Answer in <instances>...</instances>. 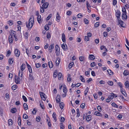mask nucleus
I'll list each match as a JSON object with an SVG mask.
<instances>
[{"mask_svg": "<svg viewBox=\"0 0 129 129\" xmlns=\"http://www.w3.org/2000/svg\"><path fill=\"white\" fill-rule=\"evenodd\" d=\"M34 20V18L33 17L30 18L28 24H27V23H26V26L27 28H30L32 27L33 25Z\"/></svg>", "mask_w": 129, "mask_h": 129, "instance_id": "f257e3e1", "label": "nucleus"}, {"mask_svg": "<svg viewBox=\"0 0 129 129\" xmlns=\"http://www.w3.org/2000/svg\"><path fill=\"white\" fill-rule=\"evenodd\" d=\"M15 54L16 56L19 57L20 54V51L17 49H16L14 51Z\"/></svg>", "mask_w": 129, "mask_h": 129, "instance_id": "f03ea898", "label": "nucleus"}, {"mask_svg": "<svg viewBox=\"0 0 129 129\" xmlns=\"http://www.w3.org/2000/svg\"><path fill=\"white\" fill-rule=\"evenodd\" d=\"M61 46L64 51H66L68 49V47L66 44L63 43L61 44Z\"/></svg>", "mask_w": 129, "mask_h": 129, "instance_id": "7ed1b4c3", "label": "nucleus"}, {"mask_svg": "<svg viewBox=\"0 0 129 129\" xmlns=\"http://www.w3.org/2000/svg\"><path fill=\"white\" fill-rule=\"evenodd\" d=\"M111 95H109L108 96V98L111 99H113L114 98L117 97V96L116 94H115L113 93H111Z\"/></svg>", "mask_w": 129, "mask_h": 129, "instance_id": "20e7f679", "label": "nucleus"}, {"mask_svg": "<svg viewBox=\"0 0 129 129\" xmlns=\"http://www.w3.org/2000/svg\"><path fill=\"white\" fill-rule=\"evenodd\" d=\"M116 17L118 20H120L119 17L120 16V12L119 11L117 10L116 11Z\"/></svg>", "mask_w": 129, "mask_h": 129, "instance_id": "39448f33", "label": "nucleus"}, {"mask_svg": "<svg viewBox=\"0 0 129 129\" xmlns=\"http://www.w3.org/2000/svg\"><path fill=\"white\" fill-rule=\"evenodd\" d=\"M16 77H17V76H16V75H15L16 83L17 84H19L20 83V81L22 79L21 78H20V77H18L16 79Z\"/></svg>", "mask_w": 129, "mask_h": 129, "instance_id": "423d86ee", "label": "nucleus"}, {"mask_svg": "<svg viewBox=\"0 0 129 129\" xmlns=\"http://www.w3.org/2000/svg\"><path fill=\"white\" fill-rule=\"evenodd\" d=\"M40 94L41 95V97L42 99V100L44 101L45 100H46L45 97L46 95L45 93L43 92H41L40 93Z\"/></svg>", "mask_w": 129, "mask_h": 129, "instance_id": "0eeeda50", "label": "nucleus"}, {"mask_svg": "<svg viewBox=\"0 0 129 129\" xmlns=\"http://www.w3.org/2000/svg\"><path fill=\"white\" fill-rule=\"evenodd\" d=\"M120 20H119L118 22L119 24H120V26L123 27H125L124 23L122 21H120Z\"/></svg>", "mask_w": 129, "mask_h": 129, "instance_id": "6e6552de", "label": "nucleus"}, {"mask_svg": "<svg viewBox=\"0 0 129 129\" xmlns=\"http://www.w3.org/2000/svg\"><path fill=\"white\" fill-rule=\"evenodd\" d=\"M54 47V46L53 44H51L50 45L49 47V50L50 52H52Z\"/></svg>", "mask_w": 129, "mask_h": 129, "instance_id": "1a4fd4ad", "label": "nucleus"}, {"mask_svg": "<svg viewBox=\"0 0 129 129\" xmlns=\"http://www.w3.org/2000/svg\"><path fill=\"white\" fill-rule=\"evenodd\" d=\"M9 42L10 44L13 42V37L12 36H9Z\"/></svg>", "mask_w": 129, "mask_h": 129, "instance_id": "9d476101", "label": "nucleus"}, {"mask_svg": "<svg viewBox=\"0 0 129 129\" xmlns=\"http://www.w3.org/2000/svg\"><path fill=\"white\" fill-rule=\"evenodd\" d=\"M11 31L10 33V36H12L13 37V36H14L15 38V32L13 30H11Z\"/></svg>", "mask_w": 129, "mask_h": 129, "instance_id": "9b49d317", "label": "nucleus"}, {"mask_svg": "<svg viewBox=\"0 0 129 129\" xmlns=\"http://www.w3.org/2000/svg\"><path fill=\"white\" fill-rule=\"evenodd\" d=\"M121 92L125 96H126L127 95L125 92V90L123 88H121L120 89Z\"/></svg>", "mask_w": 129, "mask_h": 129, "instance_id": "f8f14e48", "label": "nucleus"}, {"mask_svg": "<svg viewBox=\"0 0 129 129\" xmlns=\"http://www.w3.org/2000/svg\"><path fill=\"white\" fill-rule=\"evenodd\" d=\"M60 95H57L56 99V101L58 103L60 102Z\"/></svg>", "mask_w": 129, "mask_h": 129, "instance_id": "ddd939ff", "label": "nucleus"}, {"mask_svg": "<svg viewBox=\"0 0 129 129\" xmlns=\"http://www.w3.org/2000/svg\"><path fill=\"white\" fill-rule=\"evenodd\" d=\"M94 115L102 117V114L99 112L95 111L94 112Z\"/></svg>", "mask_w": 129, "mask_h": 129, "instance_id": "4468645a", "label": "nucleus"}, {"mask_svg": "<svg viewBox=\"0 0 129 129\" xmlns=\"http://www.w3.org/2000/svg\"><path fill=\"white\" fill-rule=\"evenodd\" d=\"M49 5V4L47 3H44L42 6V7H44L45 9L47 8Z\"/></svg>", "mask_w": 129, "mask_h": 129, "instance_id": "2eb2a0df", "label": "nucleus"}, {"mask_svg": "<svg viewBox=\"0 0 129 129\" xmlns=\"http://www.w3.org/2000/svg\"><path fill=\"white\" fill-rule=\"evenodd\" d=\"M62 41L64 42H66V41L65 39V36L64 34L63 33L62 35Z\"/></svg>", "mask_w": 129, "mask_h": 129, "instance_id": "dca6fc26", "label": "nucleus"}, {"mask_svg": "<svg viewBox=\"0 0 129 129\" xmlns=\"http://www.w3.org/2000/svg\"><path fill=\"white\" fill-rule=\"evenodd\" d=\"M126 13H123L122 15V17L123 19H126L127 18V16L126 14Z\"/></svg>", "mask_w": 129, "mask_h": 129, "instance_id": "f3484780", "label": "nucleus"}, {"mask_svg": "<svg viewBox=\"0 0 129 129\" xmlns=\"http://www.w3.org/2000/svg\"><path fill=\"white\" fill-rule=\"evenodd\" d=\"M25 64L24 63H23L21 66L20 68L22 71L25 69Z\"/></svg>", "mask_w": 129, "mask_h": 129, "instance_id": "a211bd4d", "label": "nucleus"}, {"mask_svg": "<svg viewBox=\"0 0 129 129\" xmlns=\"http://www.w3.org/2000/svg\"><path fill=\"white\" fill-rule=\"evenodd\" d=\"M91 116L90 115H88L87 116L86 120L87 122H88L91 120Z\"/></svg>", "mask_w": 129, "mask_h": 129, "instance_id": "6ab92c4d", "label": "nucleus"}, {"mask_svg": "<svg viewBox=\"0 0 129 129\" xmlns=\"http://www.w3.org/2000/svg\"><path fill=\"white\" fill-rule=\"evenodd\" d=\"M60 17L59 16V14L58 12H57L56 15V20L57 21V22H59V21Z\"/></svg>", "mask_w": 129, "mask_h": 129, "instance_id": "aec40b11", "label": "nucleus"}, {"mask_svg": "<svg viewBox=\"0 0 129 129\" xmlns=\"http://www.w3.org/2000/svg\"><path fill=\"white\" fill-rule=\"evenodd\" d=\"M18 123L19 125L20 126L21 125V120L20 116L18 115Z\"/></svg>", "mask_w": 129, "mask_h": 129, "instance_id": "412c9836", "label": "nucleus"}, {"mask_svg": "<svg viewBox=\"0 0 129 129\" xmlns=\"http://www.w3.org/2000/svg\"><path fill=\"white\" fill-rule=\"evenodd\" d=\"M41 17L40 15H39L38 16L37 19L39 23H40L41 22Z\"/></svg>", "mask_w": 129, "mask_h": 129, "instance_id": "4be33fe9", "label": "nucleus"}, {"mask_svg": "<svg viewBox=\"0 0 129 129\" xmlns=\"http://www.w3.org/2000/svg\"><path fill=\"white\" fill-rule=\"evenodd\" d=\"M68 78L67 80L68 82H70L71 80V75L70 74H68Z\"/></svg>", "mask_w": 129, "mask_h": 129, "instance_id": "5701e85b", "label": "nucleus"}, {"mask_svg": "<svg viewBox=\"0 0 129 129\" xmlns=\"http://www.w3.org/2000/svg\"><path fill=\"white\" fill-rule=\"evenodd\" d=\"M48 65L49 67L50 68H52L53 66L52 62L51 61L49 62L48 63Z\"/></svg>", "mask_w": 129, "mask_h": 129, "instance_id": "b1692460", "label": "nucleus"}, {"mask_svg": "<svg viewBox=\"0 0 129 129\" xmlns=\"http://www.w3.org/2000/svg\"><path fill=\"white\" fill-rule=\"evenodd\" d=\"M52 116L53 118L54 119V120H55V121H56L57 120V119L55 113L54 112L52 114Z\"/></svg>", "mask_w": 129, "mask_h": 129, "instance_id": "393cba45", "label": "nucleus"}, {"mask_svg": "<svg viewBox=\"0 0 129 129\" xmlns=\"http://www.w3.org/2000/svg\"><path fill=\"white\" fill-rule=\"evenodd\" d=\"M89 59L91 60H94L95 59L94 56L93 55H89Z\"/></svg>", "mask_w": 129, "mask_h": 129, "instance_id": "a878e982", "label": "nucleus"}, {"mask_svg": "<svg viewBox=\"0 0 129 129\" xmlns=\"http://www.w3.org/2000/svg\"><path fill=\"white\" fill-rule=\"evenodd\" d=\"M8 122L9 125H11L12 124V120L11 119H10L8 120Z\"/></svg>", "mask_w": 129, "mask_h": 129, "instance_id": "bb28decb", "label": "nucleus"}, {"mask_svg": "<svg viewBox=\"0 0 129 129\" xmlns=\"http://www.w3.org/2000/svg\"><path fill=\"white\" fill-rule=\"evenodd\" d=\"M24 109L25 110H27L28 109V106L27 104L25 103H24L23 104Z\"/></svg>", "mask_w": 129, "mask_h": 129, "instance_id": "cd10ccee", "label": "nucleus"}, {"mask_svg": "<svg viewBox=\"0 0 129 129\" xmlns=\"http://www.w3.org/2000/svg\"><path fill=\"white\" fill-rule=\"evenodd\" d=\"M123 74L125 76H126L128 75L129 72L127 70H125Z\"/></svg>", "mask_w": 129, "mask_h": 129, "instance_id": "c85d7f7f", "label": "nucleus"}, {"mask_svg": "<svg viewBox=\"0 0 129 129\" xmlns=\"http://www.w3.org/2000/svg\"><path fill=\"white\" fill-rule=\"evenodd\" d=\"M107 72L110 75H112L113 74V72L112 71L110 70H107Z\"/></svg>", "mask_w": 129, "mask_h": 129, "instance_id": "c756f323", "label": "nucleus"}, {"mask_svg": "<svg viewBox=\"0 0 129 129\" xmlns=\"http://www.w3.org/2000/svg\"><path fill=\"white\" fill-rule=\"evenodd\" d=\"M55 52L59 51V48L58 46L57 45H56L55 47Z\"/></svg>", "mask_w": 129, "mask_h": 129, "instance_id": "7c9ffc66", "label": "nucleus"}, {"mask_svg": "<svg viewBox=\"0 0 129 129\" xmlns=\"http://www.w3.org/2000/svg\"><path fill=\"white\" fill-rule=\"evenodd\" d=\"M13 59L12 58L9 59V62L10 64H12L13 63Z\"/></svg>", "mask_w": 129, "mask_h": 129, "instance_id": "2f4dec72", "label": "nucleus"}, {"mask_svg": "<svg viewBox=\"0 0 129 129\" xmlns=\"http://www.w3.org/2000/svg\"><path fill=\"white\" fill-rule=\"evenodd\" d=\"M125 87L126 88H128V87L129 83L128 82V81H126L125 83Z\"/></svg>", "mask_w": 129, "mask_h": 129, "instance_id": "473e14b6", "label": "nucleus"}, {"mask_svg": "<svg viewBox=\"0 0 129 129\" xmlns=\"http://www.w3.org/2000/svg\"><path fill=\"white\" fill-rule=\"evenodd\" d=\"M8 23L9 24L10 26L12 25L13 24V21L10 20L7 21Z\"/></svg>", "mask_w": 129, "mask_h": 129, "instance_id": "72a5a7b5", "label": "nucleus"}, {"mask_svg": "<svg viewBox=\"0 0 129 129\" xmlns=\"http://www.w3.org/2000/svg\"><path fill=\"white\" fill-rule=\"evenodd\" d=\"M22 72H20V71H19V75L18 77L21 78H22Z\"/></svg>", "mask_w": 129, "mask_h": 129, "instance_id": "f704fd0d", "label": "nucleus"}, {"mask_svg": "<svg viewBox=\"0 0 129 129\" xmlns=\"http://www.w3.org/2000/svg\"><path fill=\"white\" fill-rule=\"evenodd\" d=\"M107 83L108 85L112 86L113 85V83L112 81H109L107 82Z\"/></svg>", "mask_w": 129, "mask_h": 129, "instance_id": "c9c22d12", "label": "nucleus"}, {"mask_svg": "<svg viewBox=\"0 0 129 129\" xmlns=\"http://www.w3.org/2000/svg\"><path fill=\"white\" fill-rule=\"evenodd\" d=\"M63 92L64 93H67V89L66 87H65V86H64L63 87Z\"/></svg>", "mask_w": 129, "mask_h": 129, "instance_id": "e433bc0d", "label": "nucleus"}, {"mask_svg": "<svg viewBox=\"0 0 129 129\" xmlns=\"http://www.w3.org/2000/svg\"><path fill=\"white\" fill-rule=\"evenodd\" d=\"M79 59L81 61H83L84 60L85 58L83 56H80L79 57Z\"/></svg>", "mask_w": 129, "mask_h": 129, "instance_id": "4c0bfd02", "label": "nucleus"}, {"mask_svg": "<svg viewBox=\"0 0 129 129\" xmlns=\"http://www.w3.org/2000/svg\"><path fill=\"white\" fill-rule=\"evenodd\" d=\"M27 67L28 68V69L29 70V72L30 73H31L32 72V71L31 68L30 66H29L28 67Z\"/></svg>", "mask_w": 129, "mask_h": 129, "instance_id": "58836bf2", "label": "nucleus"}, {"mask_svg": "<svg viewBox=\"0 0 129 129\" xmlns=\"http://www.w3.org/2000/svg\"><path fill=\"white\" fill-rule=\"evenodd\" d=\"M29 78L31 80H33L34 79L33 77L31 74H29Z\"/></svg>", "mask_w": 129, "mask_h": 129, "instance_id": "ea45409f", "label": "nucleus"}, {"mask_svg": "<svg viewBox=\"0 0 129 129\" xmlns=\"http://www.w3.org/2000/svg\"><path fill=\"white\" fill-rule=\"evenodd\" d=\"M16 111V109L15 108H13L11 109V112L13 113H15Z\"/></svg>", "mask_w": 129, "mask_h": 129, "instance_id": "a19ab883", "label": "nucleus"}, {"mask_svg": "<svg viewBox=\"0 0 129 129\" xmlns=\"http://www.w3.org/2000/svg\"><path fill=\"white\" fill-rule=\"evenodd\" d=\"M88 89H89L88 88V87H87L86 88V89L84 91V94L85 95L87 94V92H88Z\"/></svg>", "mask_w": 129, "mask_h": 129, "instance_id": "79ce46f5", "label": "nucleus"}, {"mask_svg": "<svg viewBox=\"0 0 129 129\" xmlns=\"http://www.w3.org/2000/svg\"><path fill=\"white\" fill-rule=\"evenodd\" d=\"M80 79L82 82H85L84 79L81 76H80Z\"/></svg>", "mask_w": 129, "mask_h": 129, "instance_id": "37998d69", "label": "nucleus"}, {"mask_svg": "<svg viewBox=\"0 0 129 129\" xmlns=\"http://www.w3.org/2000/svg\"><path fill=\"white\" fill-rule=\"evenodd\" d=\"M52 16V14H50L46 18V20H48L50 18H51Z\"/></svg>", "mask_w": 129, "mask_h": 129, "instance_id": "c03bdc74", "label": "nucleus"}, {"mask_svg": "<svg viewBox=\"0 0 129 129\" xmlns=\"http://www.w3.org/2000/svg\"><path fill=\"white\" fill-rule=\"evenodd\" d=\"M84 21L85 23L86 24H88V21L86 18H85L84 19Z\"/></svg>", "mask_w": 129, "mask_h": 129, "instance_id": "a18cd8bd", "label": "nucleus"}, {"mask_svg": "<svg viewBox=\"0 0 129 129\" xmlns=\"http://www.w3.org/2000/svg\"><path fill=\"white\" fill-rule=\"evenodd\" d=\"M73 64L74 63L72 62L70 63L69 64V68H71L72 67V66L73 65Z\"/></svg>", "mask_w": 129, "mask_h": 129, "instance_id": "49530a36", "label": "nucleus"}, {"mask_svg": "<svg viewBox=\"0 0 129 129\" xmlns=\"http://www.w3.org/2000/svg\"><path fill=\"white\" fill-rule=\"evenodd\" d=\"M112 105L114 107L118 108V107L117 105V104H116L115 103H113L112 104Z\"/></svg>", "mask_w": 129, "mask_h": 129, "instance_id": "de8ad7c7", "label": "nucleus"}, {"mask_svg": "<svg viewBox=\"0 0 129 129\" xmlns=\"http://www.w3.org/2000/svg\"><path fill=\"white\" fill-rule=\"evenodd\" d=\"M16 86V85H15L13 86L12 87V89L13 90H15L17 88Z\"/></svg>", "mask_w": 129, "mask_h": 129, "instance_id": "09e8293b", "label": "nucleus"}, {"mask_svg": "<svg viewBox=\"0 0 129 129\" xmlns=\"http://www.w3.org/2000/svg\"><path fill=\"white\" fill-rule=\"evenodd\" d=\"M99 22H97L95 24L94 26L96 28L98 27L99 26Z\"/></svg>", "mask_w": 129, "mask_h": 129, "instance_id": "8fccbe9b", "label": "nucleus"}, {"mask_svg": "<svg viewBox=\"0 0 129 129\" xmlns=\"http://www.w3.org/2000/svg\"><path fill=\"white\" fill-rule=\"evenodd\" d=\"M62 76V74L61 73H59V74H58V79L59 80H60V79H61V78Z\"/></svg>", "mask_w": 129, "mask_h": 129, "instance_id": "3c124183", "label": "nucleus"}, {"mask_svg": "<svg viewBox=\"0 0 129 129\" xmlns=\"http://www.w3.org/2000/svg\"><path fill=\"white\" fill-rule=\"evenodd\" d=\"M45 29L46 30H48L49 29V27L47 24L45 26Z\"/></svg>", "mask_w": 129, "mask_h": 129, "instance_id": "603ef678", "label": "nucleus"}, {"mask_svg": "<svg viewBox=\"0 0 129 129\" xmlns=\"http://www.w3.org/2000/svg\"><path fill=\"white\" fill-rule=\"evenodd\" d=\"M23 118L25 119H26L28 118V116L26 114H24L23 115Z\"/></svg>", "mask_w": 129, "mask_h": 129, "instance_id": "864d4df0", "label": "nucleus"}, {"mask_svg": "<svg viewBox=\"0 0 129 129\" xmlns=\"http://www.w3.org/2000/svg\"><path fill=\"white\" fill-rule=\"evenodd\" d=\"M117 3V1L116 0H113V5H115Z\"/></svg>", "mask_w": 129, "mask_h": 129, "instance_id": "5fc2aeb1", "label": "nucleus"}, {"mask_svg": "<svg viewBox=\"0 0 129 129\" xmlns=\"http://www.w3.org/2000/svg\"><path fill=\"white\" fill-rule=\"evenodd\" d=\"M44 8L43 7H41L40 11V12L42 13H43L44 12Z\"/></svg>", "mask_w": 129, "mask_h": 129, "instance_id": "6e6d98bb", "label": "nucleus"}, {"mask_svg": "<svg viewBox=\"0 0 129 129\" xmlns=\"http://www.w3.org/2000/svg\"><path fill=\"white\" fill-rule=\"evenodd\" d=\"M60 126L61 129H64V126L63 123H60Z\"/></svg>", "mask_w": 129, "mask_h": 129, "instance_id": "4d7b16f0", "label": "nucleus"}, {"mask_svg": "<svg viewBox=\"0 0 129 129\" xmlns=\"http://www.w3.org/2000/svg\"><path fill=\"white\" fill-rule=\"evenodd\" d=\"M22 98H23V100L25 102H26L27 101V99L26 98V97H25V96H24V95H23Z\"/></svg>", "mask_w": 129, "mask_h": 129, "instance_id": "13d9d810", "label": "nucleus"}, {"mask_svg": "<svg viewBox=\"0 0 129 129\" xmlns=\"http://www.w3.org/2000/svg\"><path fill=\"white\" fill-rule=\"evenodd\" d=\"M97 109L100 112H101L102 111L101 107L99 106L97 107Z\"/></svg>", "mask_w": 129, "mask_h": 129, "instance_id": "bf43d9fd", "label": "nucleus"}, {"mask_svg": "<svg viewBox=\"0 0 129 129\" xmlns=\"http://www.w3.org/2000/svg\"><path fill=\"white\" fill-rule=\"evenodd\" d=\"M59 106L61 109H63L64 107V105L63 104H62L61 103H60V104Z\"/></svg>", "mask_w": 129, "mask_h": 129, "instance_id": "052dcab7", "label": "nucleus"}, {"mask_svg": "<svg viewBox=\"0 0 129 129\" xmlns=\"http://www.w3.org/2000/svg\"><path fill=\"white\" fill-rule=\"evenodd\" d=\"M24 37L26 38H28V34L27 32H26L24 34Z\"/></svg>", "mask_w": 129, "mask_h": 129, "instance_id": "680f3d73", "label": "nucleus"}, {"mask_svg": "<svg viewBox=\"0 0 129 129\" xmlns=\"http://www.w3.org/2000/svg\"><path fill=\"white\" fill-rule=\"evenodd\" d=\"M95 63L94 62H93L90 64V66L91 67H94V66H95Z\"/></svg>", "mask_w": 129, "mask_h": 129, "instance_id": "e2e57ef3", "label": "nucleus"}, {"mask_svg": "<svg viewBox=\"0 0 129 129\" xmlns=\"http://www.w3.org/2000/svg\"><path fill=\"white\" fill-rule=\"evenodd\" d=\"M36 67L37 68H39L41 66V64L39 63H36L35 64Z\"/></svg>", "mask_w": 129, "mask_h": 129, "instance_id": "0e129e2a", "label": "nucleus"}, {"mask_svg": "<svg viewBox=\"0 0 129 129\" xmlns=\"http://www.w3.org/2000/svg\"><path fill=\"white\" fill-rule=\"evenodd\" d=\"M37 111L36 110L35 108H34L32 112V113L34 114H35L36 113Z\"/></svg>", "mask_w": 129, "mask_h": 129, "instance_id": "69168bd1", "label": "nucleus"}, {"mask_svg": "<svg viewBox=\"0 0 129 129\" xmlns=\"http://www.w3.org/2000/svg\"><path fill=\"white\" fill-rule=\"evenodd\" d=\"M65 118L63 117H61L60 119V120L61 122H63L65 120Z\"/></svg>", "mask_w": 129, "mask_h": 129, "instance_id": "338daca9", "label": "nucleus"}, {"mask_svg": "<svg viewBox=\"0 0 129 129\" xmlns=\"http://www.w3.org/2000/svg\"><path fill=\"white\" fill-rule=\"evenodd\" d=\"M41 118L40 117L38 116V117L36 119V120L38 122H40V120Z\"/></svg>", "mask_w": 129, "mask_h": 129, "instance_id": "774afa93", "label": "nucleus"}]
</instances>
